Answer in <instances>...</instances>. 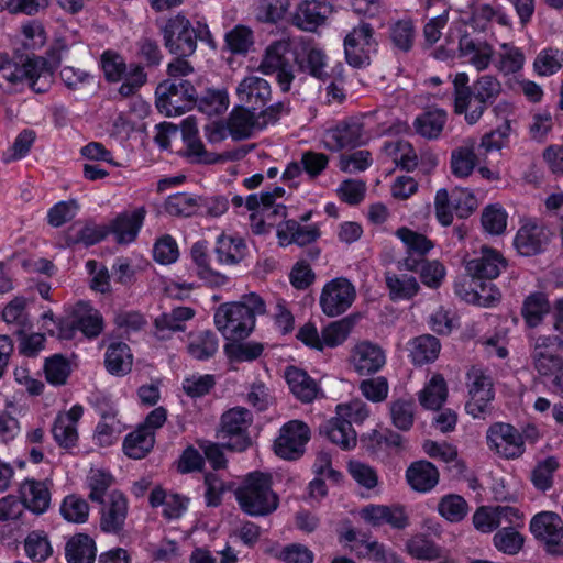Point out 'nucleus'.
Wrapping results in <instances>:
<instances>
[{"label":"nucleus","instance_id":"nucleus-1","mask_svg":"<svg viewBox=\"0 0 563 563\" xmlns=\"http://www.w3.org/2000/svg\"><path fill=\"white\" fill-rule=\"evenodd\" d=\"M52 73L43 57H26L18 63L5 54H0V88L11 92L19 85L27 86L36 93L47 91Z\"/></svg>","mask_w":563,"mask_h":563},{"label":"nucleus","instance_id":"nucleus-2","mask_svg":"<svg viewBox=\"0 0 563 563\" xmlns=\"http://www.w3.org/2000/svg\"><path fill=\"white\" fill-rule=\"evenodd\" d=\"M241 509L253 517L274 512L279 504L278 496L272 489L269 475L254 472L249 474L235 490Z\"/></svg>","mask_w":563,"mask_h":563},{"label":"nucleus","instance_id":"nucleus-3","mask_svg":"<svg viewBox=\"0 0 563 563\" xmlns=\"http://www.w3.org/2000/svg\"><path fill=\"white\" fill-rule=\"evenodd\" d=\"M553 331L558 334L539 336L534 343L533 364L541 376H556L563 369V301L553 312Z\"/></svg>","mask_w":563,"mask_h":563},{"label":"nucleus","instance_id":"nucleus-4","mask_svg":"<svg viewBox=\"0 0 563 563\" xmlns=\"http://www.w3.org/2000/svg\"><path fill=\"white\" fill-rule=\"evenodd\" d=\"M344 54L349 65L363 68L371 64L377 53L378 41L374 27L367 22H360L344 37Z\"/></svg>","mask_w":563,"mask_h":563},{"label":"nucleus","instance_id":"nucleus-5","mask_svg":"<svg viewBox=\"0 0 563 563\" xmlns=\"http://www.w3.org/2000/svg\"><path fill=\"white\" fill-rule=\"evenodd\" d=\"M195 101L196 89L188 80H166L156 89V106L167 117L185 113Z\"/></svg>","mask_w":563,"mask_h":563},{"label":"nucleus","instance_id":"nucleus-6","mask_svg":"<svg viewBox=\"0 0 563 563\" xmlns=\"http://www.w3.org/2000/svg\"><path fill=\"white\" fill-rule=\"evenodd\" d=\"M164 45L169 53L190 56L197 48V34L191 22L181 13L170 16L161 26Z\"/></svg>","mask_w":563,"mask_h":563},{"label":"nucleus","instance_id":"nucleus-7","mask_svg":"<svg viewBox=\"0 0 563 563\" xmlns=\"http://www.w3.org/2000/svg\"><path fill=\"white\" fill-rule=\"evenodd\" d=\"M530 532L543 544L547 554L563 558V520L553 511H541L530 520Z\"/></svg>","mask_w":563,"mask_h":563},{"label":"nucleus","instance_id":"nucleus-8","mask_svg":"<svg viewBox=\"0 0 563 563\" xmlns=\"http://www.w3.org/2000/svg\"><path fill=\"white\" fill-rule=\"evenodd\" d=\"M467 388L470 399L465 409L473 418H485L490 412V402L494 399L493 379L487 372L473 366L467 372Z\"/></svg>","mask_w":563,"mask_h":563},{"label":"nucleus","instance_id":"nucleus-9","mask_svg":"<svg viewBox=\"0 0 563 563\" xmlns=\"http://www.w3.org/2000/svg\"><path fill=\"white\" fill-rule=\"evenodd\" d=\"M290 51V41L282 38L269 44L258 66V70L264 75H276L277 82L284 92L290 90L295 79L292 66L286 58Z\"/></svg>","mask_w":563,"mask_h":563},{"label":"nucleus","instance_id":"nucleus-10","mask_svg":"<svg viewBox=\"0 0 563 563\" xmlns=\"http://www.w3.org/2000/svg\"><path fill=\"white\" fill-rule=\"evenodd\" d=\"M214 323L217 329L231 340L244 339L255 325L247 309L238 302L221 305L214 313Z\"/></svg>","mask_w":563,"mask_h":563},{"label":"nucleus","instance_id":"nucleus-11","mask_svg":"<svg viewBox=\"0 0 563 563\" xmlns=\"http://www.w3.org/2000/svg\"><path fill=\"white\" fill-rule=\"evenodd\" d=\"M355 298V286L345 277H336L323 286L319 305L325 316L333 318L350 309Z\"/></svg>","mask_w":563,"mask_h":563},{"label":"nucleus","instance_id":"nucleus-12","mask_svg":"<svg viewBox=\"0 0 563 563\" xmlns=\"http://www.w3.org/2000/svg\"><path fill=\"white\" fill-rule=\"evenodd\" d=\"M489 450L505 459H516L525 453V440L509 423L495 422L486 432Z\"/></svg>","mask_w":563,"mask_h":563},{"label":"nucleus","instance_id":"nucleus-13","mask_svg":"<svg viewBox=\"0 0 563 563\" xmlns=\"http://www.w3.org/2000/svg\"><path fill=\"white\" fill-rule=\"evenodd\" d=\"M309 440V427L303 421L291 420L280 428L274 442V451L285 460H295L303 454Z\"/></svg>","mask_w":563,"mask_h":563},{"label":"nucleus","instance_id":"nucleus-14","mask_svg":"<svg viewBox=\"0 0 563 563\" xmlns=\"http://www.w3.org/2000/svg\"><path fill=\"white\" fill-rule=\"evenodd\" d=\"M81 331L87 338H96L103 330V319L100 312L86 302H78L73 309V320L67 323L64 330L60 323V338L73 336L75 330Z\"/></svg>","mask_w":563,"mask_h":563},{"label":"nucleus","instance_id":"nucleus-15","mask_svg":"<svg viewBox=\"0 0 563 563\" xmlns=\"http://www.w3.org/2000/svg\"><path fill=\"white\" fill-rule=\"evenodd\" d=\"M386 364L383 349L369 341L358 342L351 350L350 365L361 376L380 371Z\"/></svg>","mask_w":563,"mask_h":563},{"label":"nucleus","instance_id":"nucleus-16","mask_svg":"<svg viewBox=\"0 0 563 563\" xmlns=\"http://www.w3.org/2000/svg\"><path fill=\"white\" fill-rule=\"evenodd\" d=\"M252 422L251 412L244 407H234L225 411L221 417V427L219 438L236 435L238 440L234 444L228 443L230 449L242 451L249 445V440L242 434L246 431Z\"/></svg>","mask_w":563,"mask_h":563},{"label":"nucleus","instance_id":"nucleus-17","mask_svg":"<svg viewBox=\"0 0 563 563\" xmlns=\"http://www.w3.org/2000/svg\"><path fill=\"white\" fill-rule=\"evenodd\" d=\"M363 142V128L356 121H343L324 131L322 143L330 151L354 147Z\"/></svg>","mask_w":563,"mask_h":563},{"label":"nucleus","instance_id":"nucleus-18","mask_svg":"<svg viewBox=\"0 0 563 563\" xmlns=\"http://www.w3.org/2000/svg\"><path fill=\"white\" fill-rule=\"evenodd\" d=\"M361 518L372 527L389 525L394 529H404L408 526V515L399 505H367L360 510Z\"/></svg>","mask_w":563,"mask_h":563},{"label":"nucleus","instance_id":"nucleus-19","mask_svg":"<svg viewBox=\"0 0 563 563\" xmlns=\"http://www.w3.org/2000/svg\"><path fill=\"white\" fill-rule=\"evenodd\" d=\"M235 93L243 106L256 110L271 99L272 88L266 79L249 75L239 82Z\"/></svg>","mask_w":563,"mask_h":563},{"label":"nucleus","instance_id":"nucleus-20","mask_svg":"<svg viewBox=\"0 0 563 563\" xmlns=\"http://www.w3.org/2000/svg\"><path fill=\"white\" fill-rule=\"evenodd\" d=\"M84 409L79 405L73 406L68 411L57 415L52 433L59 446L69 449L78 441L77 423L82 417Z\"/></svg>","mask_w":563,"mask_h":563},{"label":"nucleus","instance_id":"nucleus-21","mask_svg":"<svg viewBox=\"0 0 563 563\" xmlns=\"http://www.w3.org/2000/svg\"><path fill=\"white\" fill-rule=\"evenodd\" d=\"M503 267H505L503 255L488 246H482L479 255L466 263L468 275L476 279H494L500 274Z\"/></svg>","mask_w":563,"mask_h":563},{"label":"nucleus","instance_id":"nucleus-22","mask_svg":"<svg viewBox=\"0 0 563 563\" xmlns=\"http://www.w3.org/2000/svg\"><path fill=\"white\" fill-rule=\"evenodd\" d=\"M295 60L299 69L310 76L320 80L328 77V57L318 45L302 41L301 51L296 54Z\"/></svg>","mask_w":563,"mask_h":563},{"label":"nucleus","instance_id":"nucleus-23","mask_svg":"<svg viewBox=\"0 0 563 563\" xmlns=\"http://www.w3.org/2000/svg\"><path fill=\"white\" fill-rule=\"evenodd\" d=\"M145 216L146 209L144 207L123 212L113 220L109 232L114 235L118 243L129 244L136 239Z\"/></svg>","mask_w":563,"mask_h":563},{"label":"nucleus","instance_id":"nucleus-24","mask_svg":"<svg viewBox=\"0 0 563 563\" xmlns=\"http://www.w3.org/2000/svg\"><path fill=\"white\" fill-rule=\"evenodd\" d=\"M128 514L125 496L114 490L110 493L101 511L100 527L104 532L118 533L123 529Z\"/></svg>","mask_w":563,"mask_h":563},{"label":"nucleus","instance_id":"nucleus-25","mask_svg":"<svg viewBox=\"0 0 563 563\" xmlns=\"http://www.w3.org/2000/svg\"><path fill=\"white\" fill-rule=\"evenodd\" d=\"M331 13V5L316 0L303 1L296 10L292 22L300 30L313 32Z\"/></svg>","mask_w":563,"mask_h":563},{"label":"nucleus","instance_id":"nucleus-26","mask_svg":"<svg viewBox=\"0 0 563 563\" xmlns=\"http://www.w3.org/2000/svg\"><path fill=\"white\" fill-rule=\"evenodd\" d=\"M459 55L476 70L482 71L490 65L494 49L487 42L475 41L470 35L463 34L459 40Z\"/></svg>","mask_w":563,"mask_h":563},{"label":"nucleus","instance_id":"nucleus-27","mask_svg":"<svg viewBox=\"0 0 563 563\" xmlns=\"http://www.w3.org/2000/svg\"><path fill=\"white\" fill-rule=\"evenodd\" d=\"M396 236L405 244L408 253V256L402 261V266L408 271H417L420 261L413 255H426L433 247V243L426 235L406 227L399 228L396 231Z\"/></svg>","mask_w":563,"mask_h":563},{"label":"nucleus","instance_id":"nucleus-28","mask_svg":"<svg viewBox=\"0 0 563 563\" xmlns=\"http://www.w3.org/2000/svg\"><path fill=\"white\" fill-rule=\"evenodd\" d=\"M476 143L473 139H467L463 144L451 153V172L457 178H467L473 170L486 158H482L476 153Z\"/></svg>","mask_w":563,"mask_h":563},{"label":"nucleus","instance_id":"nucleus-29","mask_svg":"<svg viewBox=\"0 0 563 563\" xmlns=\"http://www.w3.org/2000/svg\"><path fill=\"white\" fill-rule=\"evenodd\" d=\"M228 128L234 139L242 140L252 135L255 130L264 128L260 113L251 111L249 107L235 108L229 118Z\"/></svg>","mask_w":563,"mask_h":563},{"label":"nucleus","instance_id":"nucleus-30","mask_svg":"<svg viewBox=\"0 0 563 563\" xmlns=\"http://www.w3.org/2000/svg\"><path fill=\"white\" fill-rule=\"evenodd\" d=\"M24 508L35 514H43L49 506L51 495L45 483L25 479L19 489Z\"/></svg>","mask_w":563,"mask_h":563},{"label":"nucleus","instance_id":"nucleus-31","mask_svg":"<svg viewBox=\"0 0 563 563\" xmlns=\"http://www.w3.org/2000/svg\"><path fill=\"white\" fill-rule=\"evenodd\" d=\"M319 231L313 225H301L296 220H287L277 224V238L279 244L285 246L291 243L307 245L316 241Z\"/></svg>","mask_w":563,"mask_h":563},{"label":"nucleus","instance_id":"nucleus-32","mask_svg":"<svg viewBox=\"0 0 563 563\" xmlns=\"http://www.w3.org/2000/svg\"><path fill=\"white\" fill-rule=\"evenodd\" d=\"M320 432L343 450L353 449L357 442L351 421L344 420L338 413L320 428Z\"/></svg>","mask_w":563,"mask_h":563},{"label":"nucleus","instance_id":"nucleus-33","mask_svg":"<svg viewBox=\"0 0 563 563\" xmlns=\"http://www.w3.org/2000/svg\"><path fill=\"white\" fill-rule=\"evenodd\" d=\"M195 317V310L189 307H176L169 312L162 313L155 321L156 336L161 340L168 338L169 332L185 331L186 322Z\"/></svg>","mask_w":563,"mask_h":563},{"label":"nucleus","instance_id":"nucleus-34","mask_svg":"<svg viewBox=\"0 0 563 563\" xmlns=\"http://www.w3.org/2000/svg\"><path fill=\"white\" fill-rule=\"evenodd\" d=\"M406 478L412 489L426 493L438 484L439 472L432 463L418 461L407 468Z\"/></svg>","mask_w":563,"mask_h":563},{"label":"nucleus","instance_id":"nucleus-35","mask_svg":"<svg viewBox=\"0 0 563 563\" xmlns=\"http://www.w3.org/2000/svg\"><path fill=\"white\" fill-rule=\"evenodd\" d=\"M285 378L291 393L302 402H311L317 397L318 385L305 371L289 367Z\"/></svg>","mask_w":563,"mask_h":563},{"label":"nucleus","instance_id":"nucleus-36","mask_svg":"<svg viewBox=\"0 0 563 563\" xmlns=\"http://www.w3.org/2000/svg\"><path fill=\"white\" fill-rule=\"evenodd\" d=\"M246 244L242 238L222 234L217 240L216 254L220 263L234 265L246 254Z\"/></svg>","mask_w":563,"mask_h":563},{"label":"nucleus","instance_id":"nucleus-37","mask_svg":"<svg viewBox=\"0 0 563 563\" xmlns=\"http://www.w3.org/2000/svg\"><path fill=\"white\" fill-rule=\"evenodd\" d=\"M65 554L68 563H93L97 554L95 541L87 534H76L67 542Z\"/></svg>","mask_w":563,"mask_h":563},{"label":"nucleus","instance_id":"nucleus-38","mask_svg":"<svg viewBox=\"0 0 563 563\" xmlns=\"http://www.w3.org/2000/svg\"><path fill=\"white\" fill-rule=\"evenodd\" d=\"M26 306L27 300L22 296H16L2 310L3 321L13 325L15 333L19 335L24 334L32 328Z\"/></svg>","mask_w":563,"mask_h":563},{"label":"nucleus","instance_id":"nucleus-39","mask_svg":"<svg viewBox=\"0 0 563 563\" xmlns=\"http://www.w3.org/2000/svg\"><path fill=\"white\" fill-rule=\"evenodd\" d=\"M219 339L210 330L199 331L189 336L188 353L196 360H209L218 352Z\"/></svg>","mask_w":563,"mask_h":563},{"label":"nucleus","instance_id":"nucleus-40","mask_svg":"<svg viewBox=\"0 0 563 563\" xmlns=\"http://www.w3.org/2000/svg\"><path fill=\"white\" fill-rule=\"evenodd\" d=\"M107 369L117 376L128 374L132 368V354L128 344L123 342L111 343L104 358Z\"/></svg>","mask_w":563,"mask_h":563},{"label":"nucleus","instance_id":"nucleus-41","mask_svg":"<svg viewBox=\"0 0 563 563\" xmlns=\"http://www.w3.org/2000/svg\"><path fill=\"white\" fill-rule=\"evenodd\" d=\"M273 195L253 194L245 200L249 210H262L263 216L268 219V225H276L278 219L286 217V207L272 200Z\"/></svg>","mask_w":563,"mask_h":563},{"label":"nucleus","instance_id":"nucleus-42","mask_svg":"<svg viewBox=\"0 0 563 563\" xmlns=\"http://www.w3.org/2000/svg\"><path fill=\"white\" fill-rule=\"evenodd\" d=\"M446 123V112L440 109L423 112L415 119L416 132L422 137L438 139Z\"/></svg>","mask_w":563,"mask_h":563},{"label":"nucleus","instance_id":"nucleus-43","mask_svg":"<svg viewBox=\"0 0 563 563\" xmlns=\"http://www.w3.org/2000/svg\"><path fill=\"white\" fill-rule=\"evenodd\" d=\"M441 349L440 341L430 334L420 335L410 342V356L412 362L423 365L435 361Z\"/></svg>","mask_w":563,"mask_h":563},{"label":"nucleus","instance_id":"nucleus-44","mask_svg":"<svg viewBox=\"0 0 563 563\" xmlns=\"http://www.w3.org/2000/svg\"><path fill=\"white\" fill-rule=\"evenodd\" d=\"M154 442V433L146 428L139 427L135 431L126 435L123 449L129 457L139 460L151 451Z\"/></svg>","mask_w":563,"mask_h":563},{"label":"nucleus","instance_id":"nucleus-45","mask_svg":"<svg viewBox=\"0 0 563 563\" xmlns=\"http://www.w3.org/2000/svg\"><path fill=\"white\" fill-rule=\"evenodd\" d=\"M386 285L393 300H409L415 297L420 286L417 279L408 274H387Z\"/></svg>","mask_w":563,"mask_h":563},{"label":"nucleus","instance_id":"nucleus-46","mask_svg":"<svg viewBox=\"0 0 563 563\" xmlns=\"http://www.w3.org/2000/svg\"><path fill=\"white\" fill-rule=\"evenodd\" d=\"M526 64L525 53L511 45L503 44L497 53L495 66L504 75H515L523 69Z\"/></svg>","mask_w":563,"mask_h":563},{"label":"nucleus","instance_id":"nucleus-47","mask_svg":"<svg viewBox=\"0 0 563 563\" xmlns=\"http://www.w3.org/2000/svg\"><path fill=\"white\" fill-rule=\"evenodd\" d=\"M448 388L441 375H433L424 388L419 393V401L422 407L438 410L445 402Z\"/></svg>","mask_w":563,"mask_h":563},{"label":"nucleus","instance_id":"nucleus-48","mask_svg":"<svg viewBox=\"0 0 563 563\" xmlns=\"http://www.w3.org/2000/svg\"><path fill=\"white\" fill-rule=\"evenodd\" d=\"M416 405L411 398H398L389 404L391 423L401 431H408L413 426Z\"/></svg>","mask_w":563,"mask_h":563},{"label":"nucleus","instance_id":"nucleus-49","mask_svg":"<svg viewBox=\"0 0 563 563\" xmlns=\"http://www.w3.org/2000/svg\"><path fill=\"white\" fill-rule=\"evenodd\" d=\"M559 467L560 463L555 456L538 461L530 475V481L538 490L545 493L552 488L554 473Z\"/></svg>","mask_w":563,"mask_h":563},{"label":"nucleus","instance_id":"nucleus-50","mask_svg":"<svg viewBox=\"0 0 563 563\" xmlns=\"http://www.w3.org/2000/svg\"><path fill=\"white\" fill-rule=\"evenodd\" d=\"M195 103L200 112L209 117L220 115L229 108V96L225 90L208 89Z\"/></svg>","mask_w":563,"mask_h":563},{"label":"nucleus","instance_id":"nucleus-51","mask_svg":"<svg viewBox=\"0 0 563 563\" xmlns=\"http://www.w3.org/2000/svg\"><path fill=\"white\" fill-rule=\"evenodd\" d=\"M563 66V51L554 47L542 49L533 62V70L539 76H552Z\"/></svg>","mask_w":563,"mask_h":563},{"label":"nucleus","instance_id":"nucleus-52","mask_svg":"<svg viewBox=\"0 0 563 563\" xmlns=\"http://www.w3.org/2000/svg\"><path fill=\"white\" fill-rule=\"evenodd\" d=\"M353 327L354 320L351 317H345L329 323L322 329V347H335L341 345L347 339Z\"/></svg>","mask_w":563,"mask_h":563},{"label":"nucleus","instance_id":"nucleus-53","mask_svg":"<svg viewBox=\"0 0 563 563\" xmlns=\"http://www.w3.org/2000/svg\"><path fill=\"white\" fill-rule=\"evenodd\" d=\"M561 301H563V298H559L551 303L544 292L530 294V328L541 324L547 316H550L553 323V312Z\"/></svg>","mask_w":563,"mask_h":563},{"label":"nucleus","instance_id":"nucleus-54","mask_svg":"<svg viewBox=\"0 0 563 563\" xmlns=\"http://www.w3.org/2000/svg\"><path fill=\"white\" fill-rule=\"evenodd\" d=\"M507 218V212L500 205H488L482 211V227L490 235H500L506 230Z\"/></svg>","mask_w":563,"mask_h":563},{"label":"nucleus","instance_id":"nucleus-55","mask_svg":"<svg viewBox=\"0 0 563 563\" xmlns=\"http://www.w3.org/2000/svg\"><path fill=\"white\" fill-rule=\"evenodd\" d=\"M415 37L416 31L410 20H399L389 27V38L394 47L404 53L412 48Z\"/></svg>","mask_w":563,"mask_h":563},{"label":"nucleus","instance_id":"nucleus-56","mask_svg":"<svg viewBox=\"0 0 563 563\" xmlns=\"http://www.w3.org/2000/svg\"><path fill=\"white\" fill-rule=\"evenodd\" d=\"M510 130V123L506 121L497 129L484 134L477 146V152L481 157L484 158L485 155L492 152L500 151L506 145Z\"/></svg>","mask_w":563,"mask_h":563},{"label":"nucleus","instance_id":"nucleus-57","mask_svg":"<svg viewBox=\"0 0 563 563\" xmlns=\"http://www.w3.org/2000/svg\"><path fill=\"white\" fill-rule=\"evenodd\" d=\"M25 554L35 562H43L53 553L47 537L41 532L33 531L24 540Z\"/></svg>","mask_w":563,"mask_h":563},{"label":"nucleus","instance_id":"nucleus-58","mask_svg":"<svg viewBox=\"0 0 563 563\" xmlns=\"http://www.w3.org/2000/svg\"><path fill=\"white\" fill-rule=\"evenodd\" d=\"M439 514L451 522L461 521L468 511V505L460 495L444 496L438 504Z\"/></svg>","mask_w":563,"mask_h":563},{"label":"nucleus","instance_id":"nucleus-59","mask_svg":"<svg viewBox=\"0 0 563 563\" xmlns=\"http://www.w3.org/2000/svg\"><path fill=\"white\" fill-rule=\"evenodd\" d=\"M60 514L69 522L84 523L89 516L88 503L79 496H66L60 505Z\"/></svg>","mask_w":563,"mask_h":563},{"label":"nucleus","instance_id":"nucleus-60","mask_svg":"<svg viewBox=\"0 0 563 563\" xmlns=\"http://www.w3.org/2000/svg\"><path fill=\"white\" fill-rule=\"evenodd\" d=\"M554 235L547 224L530 221V256L548 252L552 246Z\"/></svg>","mask_w":563,"mask_h":563},{"label":"nucleus","instance_id":"nucleus-61","mask_svg":"<svg viewBox=\"0 0 563 563\" xmlns=\"http://www.w3.org/2000/svg\"><path fill=\"white\" fill-rule=\"evenodd\" d=\"M393 162L406 170H412L418 165L417 154L408 142L399 141L386 146Z\"/></svg>","mask_w":563,"mask_h":563},{"label":"nucleus","instance_id":"nucleus-62","mask_svg":"<svg viewBox=\"0 0 563 563\" xmlns=\"http://www.w3.org/2000/svg\"><path fill=\"white\" fill-rule=\"evenodd\" d=\"M505 514H511V511L498 509V506L481 507L473 515V523L477 530L487 533L501 526L500 516Z\"/></svg>","mask_w":563,"mask_h":563},{"label":"nucleus","instance_id":"nucleus-63","mask_svg":"<svg viewBox=\"0 0 563 563\" xmlns=\"http://www.w3.org/2000/svg\"><path fill=\"white\" fill-rule=\"evenodd\" d=\"M407 552L419 560H434L440 556V548H438L424 534H416L406 543Z\"/></svg>","mask_w":563,"mask_h":563},{"label":"nucleus","instance_id":"nucleus-64","mask_svg":"<svg viewBox=\"0 0 563 563\" xmlns=\"http://www.w3.org/2000/svg\"><path fill=\"white\" fill-rule=\"evenodd\" d=\"M275 556L284 563H312L313 552L300 543H291L278 550Z\"/></svg>","mask_w":563,"mask_h":563}]
</instances>
